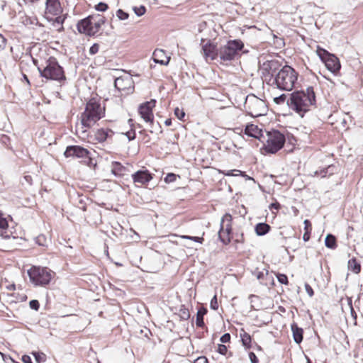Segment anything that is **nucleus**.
Instances as JSON below:
<instances>
[{
	"instance_id": "1",
	"label": "nucleus",
	"mask_w": 363,
	"mask_h": 363,
	"mask_svg": "<svg viewBox=\"0 0 363 363\" xmlns=\"http://www.w3.org/2000/svg\"><path fill=\"white\" fill-rule=\"evenodd\" d=\"M315 94L313 86H308L306 89L296 91L290 94L286 101L289 108L303 116L304 113L310 110L311 106H315Z\"/></svg>"
},
{
	"instance_id": "2",
	"label": "nucleus",
	"mask_w": 363,
	"mask_h": 363,
	"mask_svg": "<svg viewBox=\"0 0 363 363\" xmlns=\"http://www.w3.org/2000/svg\"><path fill=\"white\" fill-rule=\"evenodd\" d=\"M298 73L291 66L284 65L276 74L270 85L281 91H291L298 80Z\"/></svg>"
},
{
	"instance_id": "3",
	"label": "nucleus",
	"mask_w": 363,
	"mask_h": 363,
	"mask_svg": "<svg viewBox=\"0 0 363 363\" xmlns=\"http://www.w3.org/2000/svg\"><path fill=\"white\" fill-rule=\"evenodd\" d=\"M40 77L46 79L57 81L64 83L66 81V76L62 67L60 65L57 60L50 57L46 62L44 68L38 67Z\"/></svg>"
},
{
	"instance_id": "4",
	"label": "nucleus",
	"mask_w": 363,
	"mask_h": 363,
	"mask_svg": "<svg viewBox=\"0 0 363 363\" xmlns=\"http://www.w3.org/2000/svg\"><path fill=\"white\" fill-rule=\"evenodd\" d=\"M84 126L91 127L104 116V111L99 101L92 98L86 105L84 111L81 115Z\"/></svg>"
},
{
	"instance_id": "5",
	"label": "nucleus",
	"mask_w": 363,
	"mask_h": 363,
	"mask_svg": "<svg viewBox=\"0 0 363 363\" xmlns=\"http://www.w3.org/2000/svg\"><path fill=\"white\" fill-rule=\"evenodd\" d=\"M52 271L47 267H32L28 270L30 281L35 286L48 285L52 279Z\"/></svg>"
},
{
	"instance_id": "6",
	"label": "nucleus",
	"mask_w": 363,
	"mask_h": 363,
	"mask_svg": "<svg viewBox=\"0 0 363 363\" xmlns=\"http://www.w3.org/2000/svg\"><path fill=\"white\" fill-rule=\"evenodd\" d=\"M267 140L264 144V150L274 154L281 150L285 143V136L279 130L266 132Z\"/></svg>"
},
{
	"instance_id": "7",
	"label": "nucleus",
	"mask_w": 363,
	"mask_h": 363,
	"mask_svg": "<svg viewBox=\"0 0 363 363\" xmlns=\"http://www.w3.org/2000/svg\"><path fill=\"white\" fill-rule=\"evenodd\" d=\"M244 44L240 40H230L219 49V57L223 61H230L239 55Z\"/></svg>"
},
{
	"instance_id": "8",
	"label": "nucleus",
	"mask_w": 363,
	"mask_h": 363,
	"mask_svg": "<svg viewBox=\"0 0 363 363\" xmlns=\"http://www.w3.org/2000/svg\"><path fill=\"white\" fill-rule=\"evenodd\" d=\"M316 53L329 71L335 74L339 72L341 65L339 59L335 55L320 46L317 47Z\"/></svg>"
},
{
	"instance_id": "9",
	"label": "nucleus",
	"mask_w": 363,
	"mask_h": 363,
	"mask_svg": "<svg viewBox=\"0 0 363 363\" xmlns=\"http://www.w3.org/2000/svg\"><path fill=\"white\" fill-rule=\"evenodd\" d=\"M281 67V65L277 60L264 62L259 68L262 80L268 85H271Z\"/></svg>"
},
{
	"instance_id": "10",
	"label": "nucleus",
	"mask_w": 363,
	"mask_h": 363,
	"mask_svg": "<svg viewBox=\"0 0 363 363\" xmlns=\"http://www.w3.org/2000/svg\"><path fill=\"white\" fill-rule=\"evenodd\" d=\"M114 87L121 93V95H128L134 91V82L131 76L126 75L116 78Z\"/></svg>"
},
{
	"instance_id": "11",
	"label": "nucleus",
	"mask_w": 363,
	"mask_h": 363,
	"mask_svg": "<svg viewBox=\"0 0 363 363\" xmlns=\"http://www.w3.org/2000/svg\"><path fill=\"white\" fill-rule=\"evenodd\" d=\"M232 216L230 213H225L220 221L218 237L220 241L225 245L230 241V235L232 230Z\"/></svg>"
},
{
	"instance_id": "12",
	"label": "nucleus",
	"mask_w": 363,
	"mask_h": 363,
	"mask_svg": "<svg viewBox=\"0 0 363 363\" xmlns=\"http://www.w3.org/2000/svg\"><path fill=\"white\" fill-rule=\"evenodd\" d=\"M155 106V100L147 101L139 106V113L141 118L147 123H150V125L154 126V115L152 108Z\"/></svg>"
},
{
	"instance_id": "13",
	"label": "nucleus",
	"mask_w": 363,
	"mask_h": 363,
	"mask_svg": "<svg viewBox=\"0 0 363 363\" xmlns=\"http://www.w3.org/2000/svg\"><path fill=\"white\" fill-rule=\"evenodd\" d=\"M45 6V18L48 21H52L53 17L60 15L62 11L59 0H46Z\"/></svg>"
},
{
	"instance_id": "14",
	"label": "nucleus",
	"mask_w": 363,
	"mask_h": 363,
	"mask_svg": "<svg viewBox=\"0 0 363 363\" xmlns=\"http://www.w3.org/2000/svg\"><path fill=\"white\" fill-rule=\"evenodd\" d=\"M66 157H76L77 158H90V152L81 146L70 145L66 148L64 152Z\"/></svg>"
},
{
	"instance_id": "15",
	"label": "nucleus",
	"mask_w": 363,
	"mask_h": 363,
	"mask_svg": "<svg viewBox=\"0 0 363 363\" xmlns=\"http://www.w3.org/2000/svg\"><path fill=\"white\" fill-rule=\"evenodd\" d=\"M204 42L205 40L201 39L202 51L206 60H213L219 57V49L217 48V46L212 43L211 40H208L206 43Z\"/></svg>"
},
{
	"instance_id": "16",
	"label": "nucleus",
	"mask_w": 363,
	"mask_h": 363,
	"mask_svg": "<svg viewBox=\"0 0 363 363\" xmlns=\"http://www.w3.org/2000/svg\"><path fill=\"white\" fill-rule=\"evenodd\" d=\"M245 106L252 110L250 113L252 115L259 116L262 114L259 112V108H264V102L255 96H247L246 98Z\"/></svg>"
},
{
	"instance_id": "17",
	"label": "nucleus",
	"mask_w": 363,
	"mask_h": 363,
	"mask_svg": "<svg viewBox=\"0 0 363 363\" xmlns=\"http://www.w3.org/2000/svg\"><path fill=\"white\" fill-rule=\"evenodd\" d=\"M132 178L134 183L145 184L148 183L152 177L147 170H139L132 174Z\"/></svg>"
},
{
	"instance_id": "18",
	"label": "nucleus",
	"mask_w": 363,
	"mask_h": 363,
	"mask_svg": "<svg viewBox=\"0 0 363 363\" xmlns=\"http://www.w3.org/2000/svg\"><path fill=\"white\" fill-rule=\"evenodd\" d=\"M91 18L92 16H89L82 20H80L77 24V30L80 33L85 34L89 36V32L92 26Z\"/></svg>"
},
{
	"instance_id": "19",
	"label": "nucleus",
	"mask_w": 363,
	"mask_h": 363,
	"mask_svg": "<svg viewBox=\"0 0 363 363\" xmlns=\"http://www.w3.org/2000/svg\"><path fill=\"white\" fill-rule=\"evenodd\" d=\"M13 236V232L9 228L8 221L0 212V238L9 239Z\"/></svg>"
},
{
	"instance_id": "20",
	"label": "nucleus",
	"mask_w": 363,
	"mask_h": 363,
	"mask_svg": "<svg viewBox=\"0 0 363 363\" xmlns=\"http://www.w3.org/2000/svg\"><path fill=\"white\" fill-rule=\"evenodd\" d=\"M93 18H91L92 26L91 30L89 32V36H94L96 34L99 30L103 24H104L106 20L105 18L101 15H91Z\"/></svg>"
},
{
	"instance_id": "21",
	"label": "nucleus",
	"mask_w": 363,
	"mask_h": 363,
	"mask_svg": "<svg viewBox=\"0 0 363 363\" xmlns=\"http://www.w3.org/2000/svg\"><path fill=\"white\" fill-rule=\"evenodd\" d=\"M152 58L155 63L162 65H167L170 60V57L167 55L165 52L161 49H156L154 51Z\"/></svg>"
},
{
	"instance_id": "22",
	"label": "nucleus",
	"mask_w": 363,
	"mask_h": 363,
	"mask_svg": "<svg viewBox=\"0 0 363 363\" xmlns=\"http://www.w3.org/2000/svg\"><path fill=\"white\" fill-rule=\"evenodd\" d=\"M245 133L250 137H252L261 140V138H264L262 129H259L257 125L254 124L247 125L245 128Z\"/></svg>"
},
{
	"instance_id": "23",
	"label": "nucleus",
	"mask_w": 363,
	"mask_h": 363,
	"mask_svg": "<svg viewBox=\"0 0 363 363\" xmlns=\"http://www.w3.org/2000/svg\"><path fill=\"white\" fill-rule=\"evenodd\" d=\"M113 131L108 128H99L95 133V139L99 143H104L106 140L111 138L113 135Z\"/></svg>"
},
{
	"instance_id": "24",
	"label": "nucleus",
	"mask_w": 363,
	"mask_h": 363,
	"mask_svg": "<svg viewBox=\"0 0 363 363\" xmlns=\"http://www.w3.org/2000/svg\"><path fill=\"white\" fill-rule=\"evenodd\" d=\"M128 172V169L126 167L123 166L120 162H113L111 164V172L115 176H124Z\"/></svg>"
},
{
	"instance_id": "25",
	"label": "nucleus",
	"mask_w": 363,
	"mask_h": 363,
	"mask_svg": "<svg viewBox=\"0 0 363 363\" xmlns=\"http://www.w3.org/2000/svg\"><path fill=\"white\" fill-rule=\"evenodd\" d=\"M291 328L294 342L297 344H300L303 341V329L298 327L296 323L291 324Z\"/></svg>"
},
{
	"instance_id": "26",
	"label": "nucleus",
	"mask_w": 363,
	"mask_h": 363,
	"mask_svg": "<svg viewBox=\"0 0 363 363\" xmlns=\"http://www.w3.org/2000/svg\"><path fill=\"white\" fill-rule=\"evenodd\" d=\"M347 269L354 274H358L361 272V264L355 257H352L347 262Z\"/></svg>"
},
{
	"instance_id": "27",
	"label": "nucleus",
	"mask_w": 363,
	"mask_h": 363,
	"mask_svg": "<svg viewBox=\"0 0 363 363\" xmlns=\"http://www.w3.org/2000/svg\"><path fill=\"white\" fill-rule=\"evenodd\" d=\"M271 227L266 223H259L255 226V232L257 235L262 236L266 235L270 230Z\"/></svg>"
},
{
	"instance_id": "28",
	"label": "nucleus",
	"mask_w": 363,
	"mask_h": 363,
	"mask_svg": "<svg viewBox=\"0 0 363 363\" xmlns=\"http://www.w3.org/2000/svg\"><path fill=\"white\" fill-rule=\"evenodd\" d=\"M207 309L205 308H201L198 310L196 313V324L199 328H203L205 326V323L203 321V316L206 314Z\"/></svg>"
},
{
	"instance_id": "29",
	"label": "nucleus",
	"mask_w": 363,
	"mask_h": 363,
	"mask_svg": "<svg viewBox=\"0 0 363 363\" xmlns=\"http://www.w3.org/2000/svg\"><path fill=\"white\" fill-rule=\"evenodd\" d=\"M240 337L243 346L246 349H250L251 347V336L244 330H242V333H240Z\"/></svg>"
},
{
	"instance_id": "30",
	"label": "nucleus",
	"mask_w": 363,
	"mask_h": 363,
	"mask_svg": "<svg viewBox=\"0 0 363 363\" xmlns=\"http://www.w3.org/2000/svg\"><path fill=\"white\" fill-rule=\"evenodd\" d=\"M91 127H86L83 125L82 123V116H81V122L80 123H77L76 125V133L80 137H85L87 135V130Z\"/></svg>"
},
{
	"instance_id": "31",
	"label": "nucleus",
	"mask_w": 363,
	"mask_h": 363,
	"mask_svg": "<svg viewBox=\"0 0 363 363\" xmlns=\"http://www.w3.org/2000/svg\"><path fill=\"white\" fill-rule=\"evenodd\" d=\"M325 245L328 248L335 249L337 246L335 237L328 234L325 239Z\"/></svg>"
},
{
	"instance_id": "32",
	"label": "nucleus",
	"mask_w": 363,
	"mask_h": 363,
	"mask_svg": "<svg viewBox=\"0 0 363 363\" xmlns=\"http://www.w3.org/2000/svg\"><path fill=\"white\" fill-rule=\"evenodd\" d=\"M223 174L225 176H245V172L239 169L223 171Z\"/></svg>"
},
{
	"instance_id": "33",
	"label": "nucleus",
	"mask_w": 363,
	"mask_h": 363,
	"mask_svg": "<svg viewBox=\"0 0 363 363\" xmlns=\"http://www.w3.org/2000/svg\"><path fill=\"white\" fill-rule=\"evenodd\" d=\"M179 315L182 320H188L190 318L189 311L182 306L179 311Z\"/></svg>"
},
{
	"instance_id": "34",
	"label": "nucleus",
	"mask_w": 363,
	"mask_h": 363,
	"mask_svg": "<svg viewBox=\"0 0 363 363\" xmlns=\"http://www.w3.org/2000/svg\"><path fill=\"white\" fill-rule=\"evenodd\" d=\"M116 16L119 20L123 21L128 18L129 14L120 9L116 11Z\"/></svg>"
},
{
	"instance_id": "35",
	"label": "nucleus",
	"mask_w": 363,
	"mask_h": 363,
	"mask_svg": "<svg viewBox=\"0 0 363 363\" xmlns=\"http://www.w3.org/2000/svg\"><path fill=\"white\" fill-rule=\"evenodd\" d=\"M94 8L98 11L104 12L108 9V6L106 3L99 2Z\"/></svg>"
},
{
	"instance_id": "36",
	"label": "nucleus",
	"mask_w": 363,
	"mask_h": 363,
	"mask_svg": "<svg viewBox=\"0 0 363 363\" xmlns=\"http://www.w3.org/2000/svg\"><path fill=\"white\" fill-rule=\"evenodd\" d=\"M174 115L177 116L178 119H179L180 121H183L185 116V113L183 109H180L179 108L177 107L174 109Z\"/></svg>"
},
{
	"instance_id": "37",
	"label": "nucleus",
	"mask_w": 363,
	"mask_h": 363,
	"mask_svg": "<svg viewBox=\"0 0 363 363\" xmlns=\"http://www.w3.org/2000/svg\"><path fill=\"white\" fill-rule=\"evenodd\" d=\"M133 11L138 16H141L145 13L146 9L144 6H140L139 7H134Z\"/></svg>"
},
{
	"instance_id": "38",
	"label": "nucleus",
	"mask_w": 363,
	"mask_h": 363,
	"mask_svg": "<svg viewBox=\"0 0 363 363\" xmlns=\"http://www.w3.org/2000/svg\"><path fill=\"white\" fill-rule=\"evenodd\" d=\"M277 278L279 283L282 284H288V277L284 274H277Z\"/></svg>"
},
{
	"instance_id": "39",
	"label": "nucleus",
	"mask_w": 363,
	"mask_h": 363,
	"mask_svg": "<svg viewBox=\"0 0 363 363\" xmlns=\"http://www.w3.org/2000/svg\"><path fill=\"white\" fill-rule=\"evenodd\" d=\"M182 238L183 239H187V240H194L196 242H199V243H202L203 241V238H201V237H194V236H189V235H182Z\"/></svg>"
},
{
	"instance_id": "40",
	"label": "nucleus",
	"mask_w": 363,
	"mask_h": 363,
	"mask_svg": "<svg viewBox=\"0 0 363 363\" xmlns=\"http://www.w3.org/2000/svg\"><path fill=\"white\" fill-rule=\"evenodd\" d=\"M287 98V96L284 94H281L280 96H277V97H275L274 99V101L277 104H284L286 101Z\"/></svg>"
},
{
	"instance_id": "41",
	"label": "nucleus",
	"mask_w": 363,
	"mask_h": 363,
	"mask_svg": "<svg viewBox=\"0 0 363 363\" xmlns=\"http://www.w3.org/2000/svg\"><path fill=\"white\" fill-rule=\"evenodd\" d=\"M177 176L174 173H169L164 178V182L166 183H171L176 180Z\"/></svg>"
},
{
	"instance_id": "42",
	"label": "nucleus",
	"mask_w": 363,
	"mask_h": 363,
	"mask_svg": "<svg viewBox=\"0 0 363 363\" xmlns=\"http://www.w3.org/2000/svg\"><path fill=\"white\" fill-rule=\"evenodd\" d=\"M210 307L213 310H217L218 308V301H217V296L215 295L210 303Z\"/></svg>"
},
{
	"instance_id": "43",
	"label": "nucleus",
	"mask_w": 363,
	"mask_h": 363,
	"mask_svg": "<svg viewBox=\"0 0 363 363\" xmlns=\"http://www.w3.org/2000/svg\"><path fill=\"white\" fill-rule=\"evenodd\" d=\"M29 306H30V308H32L35 311H38L40 308V303L38 300H31L29 302Z\"/></svg>"
},
{
	"instance_id": "44",
	"label": "nucleus",
	"mask_w": 363,
	"mask_h": 363,
	"mask_svg": "<svg viewBox=\"0 0 363 363\" xmlns=\"http://www.w3.org/2000/svg\"><path fill=\"white\" fill-rule=\"evenodd\" d=\"M33 355L38 363H40L41 362L45 361V355L43 353L40 354L38 352H34Z\"/></svg>"
},
{
	"instance_id": "45",
	"label": "nucleus",
	"mask_w": 363,
	"mask_h": 363,
	"mask_svg": "<svg viewBox=\"0 0 363 363\" xmlns=\"http://www.w3.org/2000/svg\"><path fill=\"white\" fill-rule=\"evenodd\" d=\"M99 44L97 43H94L93 44L90 49H89V53L91 55H95L96 53H97L99 52Z\"/></svg>"
},
{
	"instance_id": "46",
	"label": "nucleus",
	"mask_w": 363,
	"mask_h": 363,
	"mask_svg": "<svg viewBox=\"0 0 363 363\" xmlns=\"http://www.w3.org/2000/svg\"><path fill=\"white\" fill-rule=\"evenodd\" d=\"M125 135H126V137L128 138L129 141L133 140H134L135 138V132L133 129H131L129 131H127L125 133Z\"/></svg>"
},
{
	"instance_id": "47",
	"label": "nucleus",
	"mask_w": 363,
	"mask_h": 363,
	"mask_svg": "<svg viewBox=\"0 0 363 363\" xmlns=\"http://www.w3.org/2000/svg\"><path fill=\"white\" fill-rule=\"evenodd\" d=\"M227 347L223 344H220L218 345V352L220 354H225L226 352H227Z\"/></svg>"
},
{
	"instance_id": "48",
	"label": "nucleus",
	"mask_w": 363,
	"mask_h": 363,
	"mask_svg": "<svg viewBox=\"0 0 363 363\" xmlns=\"http://www.w3.org/2000/svg\"><path fill=\"white\" fill-rule=\"evenodd\" d=\"M64 21H65V17H62V16L58 15V16H55V17H53V20L52 21H53L54 23H56L57 24L62 25L64 23Z\"/></svg>"
},
{
	"instance_id": "49",
	"label": "nucleus",
	"mask_w": 363,
	"mask_h": 363,
	"mask_svg": "<svg viewBox=\"0 0 363 363\" xmlns=\"http://www.w3.org/2000/svg\"><path fill=\"white\" fill-rule=\"evenodd\" d=\"M230 335L229 333L223 334L220 338V341L223 343H227V342H230Z\"/></svg>"
},
{
	"instance_id": "50",
	"label": "nucleus",
	"mask_w": 363,
	"mask_h": 363,
	"mask_svg": "<svg viewBox=\"0 0 363 363\" xmlns=\"http://www.w3.org/2000/svg\"><path fill=\"white\" fill-rule=\"evenodd\" d=\"M249 358H250L251 363H258L259 362V359H258L257 357L252 352H250L249 353Z\"/></svg>"
},
{
	"instance_id": "51",
	"label": "nucleus",
	"mask_w": 363,
	"mask_h": 363,
	"mask_svg": "<svg viewBox=\"0 0 363 363\" xmlns=\"http://www.w3.org/2000/svg\"><path fill=\"white\" fill-rule=\"evenodd\" d=\"M305 289L306 293L310 297H312L314 294L312 287L308 284H305Z\"/></svg>"
},
{
	"instance_id": "52",
	"label": "nucleus",
	"mask_w": 363,
	"mask_h": 363,
	"mask_svg": "<svg viewBox=\"0 0 363 363\" xmlns=\"http://www.w3.org/2000/svg\"><path fill=\"white\" fill-rule=\"evenodd\" d=\"M45 241V237L44 235H39L36 238V242L39 245L44 246V242Z\"/></svg>"
},
{
	"instance_id": "53",
	"label": "nucleus",
	"mask_w": 363,
	"mask_h": 363,
	"mask_svg": "<svg viewBox=\"0 0 363 363\" xmlns=\"http://www.w3.org/2000/svg\"><path fill=\"white\" fill-rule=\"evenodd\" d=\"M6 38L0 34V50L4 49L6 47Z\"/></svg>"
},
{
	"instance_id": "54",
	"label": "nucleus",
	"mask_w": 363,
	"mask_h": 363,
	"mask_svg": "<svg viewBox=\"0 0 363 363\" xmlns=\"http://www.w3.org/2000/svg\"><path fill=\"white\" fill-rule=\"evenodd\" d=\"M303 223H304L305 231H310L311 232V223L310 220L306 219V220H304Z\"/></svg>"
},
{
	"instance_id": "55",
	"label": "nucleus",
	"mask_w": 363,
	"mask_h": 363,
	"mask_svg": "<svg viewBox=\"0 0 363 363\" xmlns=\"http://www.w3.org/2000/svg\"><path fill=\"white\" fill-rule=\"evenodd\" d=\"M194 363H208V361L206 357H199L196 359Z\"/></svg>"
},
{
	"instance_id": "56",
	"label": "nucleus",
	"mask_w": 363,
	"mask_h": 363,
	"mask_svg": "<svg viewBox=\"0 0 363 363\" xmlns=\"http://www.w3.org/2000/svg\"><path fill=\"white\" fill-rule=\"evenodd\" d=\"M349 304L350 305L351 315H352V316L353 317V318H354V320H356V319H357V313H356V312L354 311V308H353V307H352V301H351V300H350V301H349Z\"/></svg>"
},
{
	"instance_id": "57",
	"label": "nucleus",
	"mask_w": 363,
	"mask_h": 363,
	"mask_svg": "<svg viewBox=\"0 0 363 363\" xmlns=\"http://www.w3.org/2000/svg\"><path fill=\"white\" fill-rule=\"evenodd\" d=\"M22 361L23 363H33L31 358L28 355H23L22 357Z\"/></svg>"
},
{
	"instance_id": "58",
	"label": "nucleus",
	"mask_w": 363,
	"mask_h": 363,
	"mask_svg": "<svg viewBox=\"0 0 363 363\" xmlns=\"http://www.w3.org/2000/svg\"><path fill=\"white\" fill-rule=\"evenodd\" d=\"M310 234H311V232L310 231H305L303 235V240L306 242V241H308L309 239H310Z\"/></svg>"
},
{
	"instance_id": "59",
	"label": "nucleus",
	"mask_w": 363,
	"mask_h": 363,
	"mask_svg": "<svg viewBox=\"0 0 363 363\" xmlns=\"http://www.w3.org/2000/svg\"><path fill=\"white\" fill-rule=\"evenodd\" d=\"M258 298H259V297L254 294H251L249 296V300L250 301L251 303L255 302V301L257 300Z\"/></svg>"
},
{
	"instance_id": "60",
	"label": "nucleus",
	"mask_w": 363,
	"mask_h": 363,
	"mask_svg": "<svg viewBox=\"0 0 363 363\" xmlns=\"http://www.w3.org/2000/svg\"><path fill=\"white\" fill-rule=\"evenodd\" d=\"M24 179L29 184H32V177L30 175H26L24 177Z\"/></svg>"
},
{
	"instance_id": "61",
	"label": "nucleus",
	"mask_w": 363,
	"mask_h": 363,
	"mask_svg": "<svg viewBox=\"0 0 363 363\" xmlns=\"http://www.w3.org/2000/svg\"><path fill=\"white\" fill-rule=\"evenodd\" d=\"M157 127H159L160 128H161L160 125V123H159L158 122H157L156 123L154 122V126H153V128H152V127L150 126V128H152V130H150V133H153V132H154V130H155Z\"/></svg>"
},
{
	"instance_id": "62",
	"label": "nucleus",
	"mask_w": 363,
	"mask_h": 363,
	"mask_svg": "<svg viewBox=\"0 0 363 363\" xmlns=\"http://www.w3.org/2000/svg\"><path fill=\"white\" fill-rule=\"evenodd\" d=\"M256 276H257V278L258 279H262L264 277V272H259Z\"/></svg>"
},
{
	"instance_id": "63",
	"label": "nucleus",
	"mask_w": 363,
	"mask_h": 363,
	"mask_svg": "<svg viewBox=\"0 0 363 363\" xmlns=\"http://www.w3.org/2000/svg\"><path fill=\"white\" fill-rule=\"evenodd\" d=\"M164 124L167 125V126H169L172 125V120L170 118H168L165 121H164Z\"/></svg>"
},
{
	"instance_id": "64",
	"label": "nucleus",
	"mask_w": 363,
	"mask_h": 363,
	"mask_svg": "<svg viewBox=\"0 0 363 363\" xmlns=\"http://www.w3.org/2000/svg\"><path fill=\"white\" fill-rule=\"evenodd\" d=\"M6 288L9 290H15L16 289V286L14 284L9 285V286H6Z\"/></svg>"
}]
</instances>
